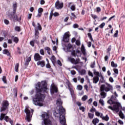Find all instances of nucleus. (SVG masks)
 Returning <instances> with one entry per match:
<instances>
[{
    "mask_svg": "<svg viewBox=\"0 0 125 125\" xmlns=\"http://www.w3.org/2000/svg\"><path fill=\"white\" fill-rule=\"evenodd\" d=\"M37 93L35 94V97L33 98V102L36 106L42 107L43 106V102L45 95L42 93H47L49 89L47 88V83L46 81H43L41 82H38L35 86Z\"/></svg>",
    "mask_w": 125,
    "mask_h": 125,
    "instance_id": "f257e3e1",
    "label": "nucleus"
},
{
    "mask_svg": "<svg viewBox=\"0 0 125 125\" xmlns=\"http://www.w3.org/2000/svg\"><path fill=\"white\" fill-rule=\"evenodd\" d=\"M8 106H9V103L7 101H5L2 104V107L0 109V112H5V113H1L0 121L4 120L6 123H10L11 125H14L13 120H11L8 116H6L7 113H8Z\"/></svg>",
    "mask_w": 125,
    "mask_h": 125,
    "instance_id": "f03ea898",
    "label": "nucleus"
},
{
    "mask_svg": "<svg viewBox=\"0 0 125 125\" xmlns=\"http://www.w3.org/2000/svg\"><path fill=\"white\" fill-rule=\"evenodd\" d=\"M113 90H114L113 85L110 83H105V84H102L100 87V91H101V96H103L102 98H105V97H106L107 94L105 92H109V91L111 92Z\"/></svg>",
    "mask_w": 125,
    "mask_h": 125,
    "instance_id": "7ed1b4c3",
    "label": "nucleus"
},
{
    "mask_svg": "<svg viewBox=\"0 0 125 125\" xmlns=\"http://www.w3.org/2000/svg\"><path fill=\"white\" fill-rule=\"evenodd\" d=\"M108 104L112 105L114 104L113 106H108V109H110L112 111H115V112H120V108L122 107V104L118 102H114L112 100H109L107 101Z\"/></svg>",
    "mask_w": 125,
    "mask_h": 125,
    "instance_id": "20e7f679",
    "label": "nucleus"
},
{
    "mask_svg": "<svg viewBox=\"0 0 125 125\" xmlns=\"http://www.w3.org/2000/svg\"><path fill=\"white\" fill-rule=\"evenodd\" d=\"M16 10H17V3L16 2L13 5V14H10L8 15V17L10 20L13 21V22H16V21H19V19H18V16L16 14Z\"/></svg>",
    "mask_w": 125,
    "mask_h": 125,
    "instance_id": "39448f33",
    "label": "nucleus"
},
{
    "mask_svg": "<svg viewBox=\"0 0 125 125\" xmlns=\"http://www.w3.org/2000/svg\"><path fill=\"white\" fill-rule=\"evenodd\" d=\"M42 117L43 119L42 125H51V121L49 119V115L46 112H44L42 114Z\"/></svg>",
    "mask_w": 125,
    "mask_h": 125,
    "instance_id": "423d86ee",
    "label": "nucleus"
},
{
    "mask_svg": "<svg viewBox=\"0 0 125 125\" xmlns=\"http://www.w3.org/2000/svg\"><path fill=\"white\" fill-rule=\"evenodd\" d=\"M24 112L26 114V121H28V123H30L31 121L32 120V115H31V111L29 110V108H26L24 109Z\"/></svg>",
    "mask_w": 125,
    "mask_h": 125,
    "instance_id": "0eeeda50",
    "label": "nucleus"
},
{
    "mask_svg": "<svg viewBox=\"0 0 125 125\" xmlns=\"http://www.w3.org/2000/svg\"><path fill=\"white\" fill-rule=\"evenodd\" d=\"M64 6V3L63 2H60L59 0H57L55 4V7L56 9H62Z\"/></svg>",
    "mask_w": 125,
    "mask_h": 125,
    "instance_id": "6e6552de",
    "label": "nucleus"
},
{
    "mask_svg": "<svg viewBox=\"0 0 125 125\" xmlns=\"http://www.w3.org/2000/svg\"><path fill=\"white\" fill-rule=\"evenodd\" d=\"M70 33L66 32L65 33L62 38V42H69V40H70Z\"/></svg>",
    "mask_w": 125,
    "mask_h": 125,
    "instance_id": "1a4fd4ad",
    "label": "nucleus"
},
{
    "mask_svg": "<svg viewBox=\"0 0 125 125\" xmlns=\"http://www.w3.org/2000/svg\"><path fill=\"white\" fill-rule=\"evenodd\" d=\"M50 92L51 94H54V93H57L58 92V87L55 84H53L51 85L50 89Z\"/></svg>",
    "mask_w": 125,
    "mask_h": 125,
    "instance_id": "9d476101",
    "label": "nucleus"
},
{
    "mask_svg": "<svg viewBox=\"0 0 125 125\" xmlns=\"http://www.w3.org/2000/svg\"><path fill=\"white\" fill-rule=\"evenodd\" d=\"M68 60L72 63V64H75V65H77V64H79L80 62H81V59L80 58L76 59V60L73 58H68Z\"/></svg>",
    "mask_w": 125,
    "mask_h": 125,
    "instance_id": "9b49d317",
    "label": "nucleus"
},
{
    "mask_svg": "<svg viewBox=\"0 0 125 125\" xmlns=\"http://www.w3.org/2000/svg\"><path fill=\"white\" fill-rule=\"evenodd\" d=\"M60 121L61 125H67V124L66 123V118H65V116L61 114L60 116Z\"/></svg>",
    "mask_w": 125,
    "mask_h": 125,
    "instance_id": "f8f14e48",
    "label": "nucleus"
},
{
    "mask_svg": "<svg viewBox=\"0 0 125 125\" xmlns=\"http://www.w3.org/2000/svg\"><path fill=\"white\" fill-rule=\"evenodd\" d=\"M34 58L35 61H41L42 59V56H41L40 54L36 53L34 55Z\"/></svg>",
    "mask_w": 125,
    "mask_h": 125,
    "instance_id": "ddd939ff",
    "label": "nucleus"
},
{
    "mask_svg": "<svg viewBox=\"0 0 125 125\" xmlns=\"http://www.w3.org/2000/svg\"><path fill=\"white\" fill-rule=\"evenodd\" d=\"M77 53L78 54H80V53H81V51L79 50H77L76 52V51L73 50L72 51H71V55L72 56H73V57H76V56L77 57H79V55L77 54Z\"/></svg>",
    "mask_w": 125,
    "mask_h": 125,
    "instance_id": "4468645a",
    "label": "nucleus"
},
{
    "mask_svg": "<svg viewBox=\"0 0 125 125\" xmlns=\"http://www.w3.org/2000/svg\"><path fill=\"white\" fill-rule=\"evenodd\" d=\"M38 14L37 15L36 17H41L42 14V12H43V9L42 8H39L38 10Z\"/></svg>",
    "mask_w": 125,
    "mask_h": 125,
    "instance_id": "2eb2a0df",
    "label": "nucleus"
},
{
    "mask_svg": "<svg viewBox=\"0 0 125 125\" xmlns=\"http://www.w3.org/2000/svg\"><path fill=\"white\" fill-rule=\"evenodd\" d=\"M60 114H62V115H66V109L63 108V106L59 108Z\"/></svg>",
    "mask_w": 125,
    "mask_h": 125,
    "instance_id": "dca6fc26",
    "label": "nucleus"
},
{
    "mask_svg": "<svg viewBox=\"0 0 125 125\" xmlns=\"http://www.w3.org/2000/svg\"><path fill=\"white\" fill-rule=\"evenodd\" d=\"M38 66H41L42 67H44L45 66V62L44 61H39L37 63Z\"/></svg>",
    "mask_w": 125,
    "mask_h": 125,
    "instance_id": "f3484780",
    "label": "nucleus"
},
{
    "mask_svg": "<svg viewBox=\"0 0 125 125\" xmlns=\"http://www.w3.org/2000/svg\"><path fill=\"white\" fill-rule=\"evenodd\" d=\"M3 54H5L6 55L9 56L10 57H11V55L10 54V53L9 52V51L8 50L5 49L2 51Z\"/></svg>",
    "mask_w": 125,
    "mask_h": 125,
    "instance_id": "a211bd4d",
    "label": "nucleus"
},
{
    "mask_svg": "<svg viewBox=\"0 0 125 125\" xmlns=\"http://www.w3.org/2000/svg\"><path fill=\"white\" fill-rule=\"evenodd\" d=\"M40 35V32H39V29L37 28L35 29V36L36 40H38L39 39V36Z\"/></svg>",
    "mask_w": 125,
    "mask_h": 125,
    "instance_id": "6ab92c4d",
    "label": "nucleus"
},
{
    "mask_svg": "<svg viewBox=\"0 0 125 125\" xmlns=\"http://www.w3.org/2000/svg\"><path fill=\"white\" fill-rule=\"evenodd\" d=\"M51 61L52 62L53 65H55V63H56V58L54 55L52 56L50 59Z\"/></svg>",
    "mask_w": 125,
    "mask_h": 125,
    "instance_id": "aec40b11",
    "label": "nucleus"
},
{
    "mask_svg": "<svg viewBox=\"0 0 125 125\" xmlns=\"http://www.w3.org/2000/svg\"><path fill=\"white\" fill-rule=\"evenodd\" d=\"M98 82H99V77L94 76L93 78V83H97Z\"/></svg>",
    "mask_w": 125,
    "mask_h": 125,
    "instance_id": "412c9836",
    "label": "nucleus"
},
{
    "mask_svg": "<svg viewBox=\"0 0 125 125\" xmlns=\"http://www.w3.org/2000/svg\"><path fill=\"white\" fill-rule=\"evenodd\" d=\"M31 59H32V57H29L28 58L26 59L25 62V66H28L29 65Z\"/></svg>",
    "mask_w": 125,
    "mask_h": 125,
    "instance_id": "4be33fe9",
    "label": "nucleus"
},
{
    "mask_svg": "<svg viewBox=\"0 0 125 125\" xmlns=\"http://www.w3.org/2000/svg\"><path fill=\"white\" fill-rule=\"evenodd\" d=\"M11 38L13 39L14 42H15V43H18V42H19V38H18V37H15L12 36Z\"/></svg>",
    "mask_w": 125,
    "mask_h": 125,
    "instance_id": "5701e85b",
    "label": "nucleus"
},
{
    "mask_svg": "<svg viewBox=\"0 0 125 125\" xmlns=\"http://www.w3.org/2000/svg\"><path fill=\"white\" fill-rule=\"evenodd\" d=\"M92 124H94V125H97V124H98L99 123V119L98 118H95L92 120Z\"/></svg>",
    "mask_w": 125,
    "mask_h": 125,
    "instance_id": "b1692460",
    "label": "nucleus"
},
{
    "mask_svg": "<svg viewBox=\"0 0 125 125\" xmlns=\"http://www.w3.org/2000/svg\"><path fill=\"white\" fill-rule=\"evenodd\" d=\"M45 50H47V52L49 55H51V54L50 52H51V49L49 48V47H46L44 48Z\"/></svg>",
    "mask_w": 125,
    "mask_h": 125,
    "instance_id": "393cba45",
    "label": "nucleus"
},
{
    "mask_svg": "<svg viewBox=\"0 0 125 125\" xmlns=\"http://www.w3.org/2000/svg\"><path fill=\"white\" fill-rule=\"evenodd\" d=\"M81 51L83 55H85V54H86V52H85V49L84 48V46H82Z\"/></svg>",
    "mask_w": 125,
    "mask_h": 125,
    "instance_id": "a878e982",
    "label": "nucleus"
},
{
    "mask_svg": "<svg viewBox=\"0 0 125 125\" xmlns=\"http://www.w3.org/2000/svg\"><path fill=\"white\" fill-rule=\"evenodd\" d=\"M15 71H16L17 72H19V63L16 64L15 66Z\"/></svg>",
    "mask_w": 125,
    "mask_h": 125,
    "instance_id": "bb28decb",
    "label": "nucleus"
},
{
    "mask_svg": "<svg viewBox=\"0 0 125 125\" xmlns=\"http://www.w3.org/2000/svg\"><path fill=\"white\" fill-rule=\"evenodd\" d=\"M111 66L113 68H117V67H118V64L117 63H115V62H114V61H112L111 62Z\"/></svg>",
    "mask_w": 125,
    "mask_h": 125,
    "instance_id": "cd10ccee",
    "label": "nucleus"
},
{
    "mask_svg": "<svg viewBox=\"0 0 125 125\" xmlns=\"http://www.w3.org/2000/svg\"><path fill=\"white\" fill-rule=\"evenodd\" d=\"M15 31L17 32H21V27L20 26H15Z\"/></svg>",
    "mask_w": 125,
    "mask_h": 125,
    "instance_id": "c85d7f7f",
    "label": "nucleus"
},
{
    "mask_svg": "<svg viewBox=\"0 0 125 125\" xmlns=\"http://www.w3.org/2000/svg\"><path fill=\"white\" fill-rule=\"evenodd\" d=\"M119 115L121 118V119H125V115H124V113H123V112L120 110L119 113Z\"/></svg>",
    "mask_w": 125,
    "mask_h": 125,
    "instance_id": "c756f323",
    "label": "nucleus"
},
{
    "mask_svg": "<svg viewBox=\"0 0 125 125\" xmlns=\"http://www.w3.org/2000/svg\"><path fill=\"white\" fill-rule=\"evenodd\" d=\"M88 117L89 119H93V118L94 117V114H92V113H88Z\"/></svg>",
    "mask_w": 125,
    "mask_h": 125,
    "instance_id": "7c9ffc66",
    "label": "nucleus"
},
{
    "mask_svg": "<svg viewBox=\"0 0 125 125\" xmlns=\"http://www.w3.org/2000/svg\"><path fill=\"white\" fill-rule=\"evenodd\" d=\"M105 82V80H104V77H103V75H101V79H100V83H103Z\"/></svg>",
    "mask_w": 125,
    "mask_h": 125,
    "instance_id": "2f4dec72",
    "label": "nucleus"
},
{
    "mask_svg": "<svg viewBox=\"0 0 125 125\" xmlns=\"http://www.w3.org/2000/svg\"><path fill=\"white\" fill-rule=\"evenodd\" d=\"M72 47H73V45L71 44V43H69L67 45V49L68 51H71L70 50L71 49V48H72Z\"/></svg>",
    "mask_w": 125,
    "mask_h": 125,
    "instance_id": "473e14b6",
    "label": "nucleus"
},
{
    "mask_svg": "<svg viewBox=\"0 0 125 125\" xmlns=\"http://www.w3.org/2000/svg\"><path fill=\"white\" fill-rule=\"evenodd\" d=\"M109 116H108V115H106L105 117H103V120H104V121H105L106 122H108V121H109Z\"/></svg>",
    "mask_w": 125,
    "mask_h": 125,
    "instance_id": "72a5a7b5",
    "label": "nucleus"
},
{
    "mask_svg": "<svg viewBox=\"0 0 125 125\" xmlns=\"http://www.w3.org/2000/svg\"><path fill=\"white\" fill-rule=\"evenodd\" d=\"M85 70L83 69L81 71H80V74L81 75V76H83V75H85Z\"/></svg>",
    "mask_w": 125,
    "mask_h": 125,
    "instance_id": "f704fd0d",
    "label": "nucleus"
},
{
    "mask_svg": "<svg viewBox=\"0 0 125 125\" xmlns=\"http://www.w3.org/2000/svg\"><path fill=\"white\" fill-rule=\"evenodd\" d=\"M2 81L4 83H7V80H6V76H3L2 78Z\"/></svg>",
    "mask_w": 125,
    "mask_h": 125,
    "instance_id": "c9c22d12",
    "label": "nucleus"
},
{
    "mask_svg": "<svg viewBox=\"0 0 125 125\" xmlns=\"http://www.w3.org/2000/svg\"><path fill=\"white\" fill-rule=\"evenodd\" d=\"M94 74L95 75V76H96L95 77H98V78H99V77H100V74L99 73V72H97V71H94Z\"/></svg>",
    "mask_w": 125,
    "mask_h": 125,
    "instance_id": "e433bc0d",
    "label": "nucleus"
},
{
    "mask_svg": "<svg viewBox=\"0 0 125 125\" xmlns=\"http://www.w3.org/2000/svg\"><path fill=\"white\" fill-rule=\"evenodd\" d=\"M57 104H58L60 105H61L63 104V102L61 100H58L57 101Z\"/></svg>",
    "mask_w": 125,
    "mask_h": 125,
    "instance_id": "4c0bfd02",
    "label": "nucleus"
},
{
    "mask_svg": "<svg viewBox=\"0 0 125 125\" xmlns=\"http://www.w3.org/2000/svg\"><path fill=\"white\" fill-rule=\"evenodd\" d=\"M46 41V37H43L42 40H41V44H43L44 42Z\"/></svg>",
    "mask_w": 125,
    "mask_h": 125,
    "instance_id": "58836bf2",
    "label": "nucleus"
},
{
    "mask_svg": "<svg viewBox=\"0 0 125 125\" xmlns=\"http://www.w3.org/2000/svg\"><path fill=\"white\" fill-rule=\"evenodd\" d=\"M113 71L114 72L115 74H116V75H119V70L118 68H113Z\"/></svg>",
    "mask_w": 125,
    "mask_h": 125,
    "instance_id": "ea45409f",
    "label": "nucleus"
},
{
    "mask_svg": "<svg viewBox=\"0 0 125 125\" xmlns=\"http://www.w3.org/2000/svg\"><path fill=\"white\" fill-rule=\"evenodd\" d=\"M37 28L38 30H39V31H42V25H41V24L39 22L37 23Z\"/></svg>",
    "mask_w": 125,
    "mask_h": 125,
    "instance_id": "a19ab883",
    "label": "nucleus"
},
{
    "mask_svg": "<svg viewBox=\"0 0 125 125\" xmlns=\"http://www.w3.org/2000/svg\"><path fill=\"white\" fill-rule=\"evenodd\" d=\"M52 16H53V10L50 12L49 16V20H51V19H52Z\"/></svg>",
    "mask_w": 125,
    "mask_h": 125,
    "instance_id": "79ce46f5",
    "label": "nucleus"
},
{
    "mask_svg": "<svg viewBox=\"0 0 125 125\" xmlns=\"http://www.w3.org/2000/svg\"><path fill=\"white\" fill-rule=\"evenodd\" d=\"M91 17L92 18L94 19V20H95L97 18H98L96 15H93V14H91Z\"/></svg>",
    "mask_w": 125,
    "mask_h": 125,
    "instance_id": "37998d69",
    "label": "nucleus"
},
{
    "mask_svg": "<svg viewBox=\"0 0 125 125\" xmlns=\"http://www.w3.org/2000/svg\"><path fill=\"white\" fill-rule=\"evenodd\" d=\"M30 44L31 46H32V47H34V46H35V42L34 40H32L30 42Z\"/></svg>",
    "mask_w": 125,
    "mask_h": 125,
    "instance_id": "c03bdc74",
    "label": "nucleus"
},
{
    "mask_svg": "<svg viewBox=\"0 0 125 125\" xmlns=\"http://www.w3.org/2000/svg\"><path fill=\"white\" fill-rule=\"evenodd\" d=\"M70 9H71V10H72V11H75V10H76V6L75 5H72L70 7Z\"/></svg>",
    "mask_w": 125,
    "mask_h": 125,
    "instance_id": "a18cd8bd",
    "label": "nucleus"
},
{
    "mask_svg": "<svg viewBox=\"0 0 125 125\" xmlns=\"http://www.w3.org/2000/svg\"><path fill=\"white\" fill-rule=\"evenodd\" d=\"M86 99H87V96L86 95L83 96L82 98V101H85Z\"/></svg>",
    "mask_w": 125,
    "mask_h": 125,
    "instance_id": "49530a36",
    "label": "nucleus"
},
{
    "mask_svg": "<svg viewBox=\"0 0 125 125\" xmlns=\"http://www.w3.org/2000/svg\"><path fill=\"white\" fill-rule=\"evenodd\" d=\"M99 103L102 105V106H104V101L103 100L100 99L99 100Z\"/></svg>",
    "mask_w": 125,
    "mask_h": 125,
    "instance_id": "de8ad7c7",
    "label": "nucleus"
},
{
    "mask_svg": "<svg viewBox=\"0 0 125 125\" xmlns=\"http://www.w3.org/2000/svg\"><path fill=\"white\" fill-rule=\"evenodd\" d=\"M104 26H105V22H102L100 25L99 27L101 28V29H103L104 28Z\"/></svg>",
    "mask_w": 125,
    "mask_h": 125,
    "instance_id": "09e8293b",
    "label": "nucleus"
},
{
    "mask_svg": "<svg viewBox=\"0 0 125 125\" xmlns=\"http://www.w3.org/2000/svg\"><path fill=\"white\" fill-rule=\"evenodd\" d=\"M118 35H119V31L118 30H116V32L114 34L113 37L114 38H118Z\"/></svg>",
    "mask_w": 125,
    "mask_h": 125,
    "instance_id": "8fccbe9b",
    "label": "nucleus"
},
{
    "mask_svg": "<svg viewBox=\"0 0 125 125\" xmlns=\"http://www.w3.org/2000/svg\"><path fill=\"white\" fill-rule=\"evenodd\" d=\"M96 111V109H95V108H94L93 106L92 107L91 109H90V112L91 113H94Z\"/></svg>",
    "mask_w": 125,
    "mask_h": 125,
    "instance_id": "3c124183",
    "label": "nucleus"
},
{
    "mask_svg": "<svg viewBox=\"0 0 125 125\" xmlns=\"http://www.w3.org/2000/svg\"><path fill=\"white\" fill-rule=\"evenodd\" d=\"M77 88L78 90H83V86L82 85H77Z\"/></svg>",
    "mask_w": 125,
    "mask_h": 125,
    "instance_id": "603ef678",
    "label": "nucleus"
},
{
    "mask_svg": "<svg viewBox=\"0 0 125 125\" xmlns=\"http://www.w3.org/2000/svg\"><path fill=\"white\" fill-rule=\"evenodd\" d=\"M90 67L92 68L95 67V61H94L93 62H92L90 64Z\"/></svg>",
    "mask_w": 125,
    "mask_h": 125,
    "instance_id": "864d4df0",
    "label": "nucleus"
},
{
    "mask_svg": "<svg viewBox=\"0 0 125 125\" xmlns=\"http://www.w3.org/2000/svg\"><path fill=\"white\" fill-rule=\"evenodd\" d=\"M112 49V47H111V45H109L107 49V52L109 53V54H110V52L111 51V50Z\"/></svg>",
    "mask_w": 125,
    "mask_h": 125,
    "instance_id": "5fc2aeb1",
    "label": "nucleus"
},
{
    "mask_svg": "<svg viewBox=\"0 0 125 125\" xmlns=\"http://www.w3.org/2000/svg\"><path fill=\"white\" fill-rule=\"evenodd\" d=\"M96 12L98 13L101 12V8L100 7H98L96 9Z\"/></svg>",
    "mask_w": 125,
    "mask_h": 125,
    "instance_id": "6e6d98bb",
    "label": "nucleus"
},
{
    "mask_svg": "<svg viewBox=\"0 0 125 125\" xmlns=\"http://www.w3.org/2000/svg\"><path fill=\"white\" fill-rule=\"evenodd\" d=\"M76 45H78V46L81 45V42L80 41V40H77L76 41Z\"/></svg>",
    "mask_w": 125,
    "mask_h": 125,
    "instance_id": "4d7b16f0",
    "label": "nucleus"
},
{
    "mask_svg": "<svg viewBox=\"0 0 125 125\" xmlns=\"http://www.w3.org/2000/svg\"><path fill=\"white\" fill-rule=\"evenodd\" d=\"M4 23H5L6 25H8V24H9V21H8V20L5 19L4 20Z\"/></svg>",
    "mask_w": 125,
    "mask_h": 125,
    "instance_id": "13d9d810",
    "label": "nucleus"
},
{
    "mask_svg": "<svg viewBox=\"0 0 125 125\" xmlns=\"http://www.w3.org/2000/svg\"><path fill=\"white\" fill-rule=\"evenodd\" d=\"M73 27L74 29H77V28H79V24L78 23H75L73 25Z\"/></svg>",
    "mask_w": 125,
    "mask_h": 125,
    "instance_id": "bf43d9fd",
    "label": "nucleus"
},
{
    "mask_svg": "<svg viewBox=\"0 0 125 125\" xmlns=\"http://www.w3.org/2000/svg\"><path fill=\"white\" fill-rule=\"evenodd\" d=\"M68 88L69 90H70V91L72 92V91L73 90V89H72V87H71V84H68Z\"/></svg>",
    "mask_w": 125,
    "mask_h": 125,
    "instance_id": "052dcab7",
    "label": "nucleus"
},
{
    "mask_svg": "<svg viewBox=\"0 0 125 125\" xmlns=\"http://www.w3.org/2000/svg\"><path fill=\"white\" fill-rule=\"evenodd\" d=\"M14 93H15V96H16V97H17L18 90H17V88H15Z\"/></svg>",
    "mask_w": 125,
    "mask_h": 125,
    "instance_id": "680f3d73",
    "label": "nucleus"
},
{
    "mask_svg": "<svg viewBox=\"0 0 125 125\" xmlns=\"http://www.w3.org/2000/svg\"><path fill=\"white\" fill-rule=\"evenodd\" d=\"M46 68H47V69H50L51 68V66L50 65V64L47 63L46 64Z\"/></svg>",
    "mask_w": 125,
    "mask_h": 125,
    "instance_id": "e2e57ef3",
    "label": "nucleus"
},
{
    "mask_svg": "<svg viewBox=\"0 0 125 125\" xmlns=\"http://www.w3.org/2000/svg\"><path fill=\"white\" fill-rule=\"evenodd\" d=\"M40 54L41 55H44V51L42 49L40 50Z\"/></svg>",
    "mask_w": 125,
    "mask_h": 125,
    "instance_id": "0e129e2a",
    "label": "nucleus"
},
{
    "mask_svg": "<svg viewBox=\"0 0 125 125\" xmlns=\"http://www.w3.org/2000/svg\"><path fill=\"white\" fill-rule=\"evenodd\" d=\"M53 16H54V17H57V16H59V13L58 12H55L54 13H53Z\"/></svg>",
    "mask_w": 125,
    "mask_h": 125,
    "instance_id": "69168bd1",
    "label": "nucleus"
},
{
    "mask_svg": "<svg viewBox=\"0 0 125 125\" xmlns=\"http://www.w3.org/2000/svg\"><path fill=\"white\" fill-rule=\"evenodd\" d=\"M57 63L58 64V65H59V66H62V62H61V61H60V60H58L57 61Z\"/></svg>",
    "mask_w": 125,
    "mask_h": 125,
    "instance_id": "338daca9",
    "label": "nucleus"
},
{
    "mask_svg": "<svg viewBox=\"0 0 125 125\" xmlns=\"http://www.w3.org/2000/svg\"><path fill=\"white\" fill-rule=\"evenodd\" d=\"M80 110H81V111H82V112H84V107L83 106H81L80 108H79Z\"/></svg>",
    "mask_w": 125,
    "mask_h": 125,
    "instance_id": "774afa93",
    "label": "nucleus"
}]
</instances>
